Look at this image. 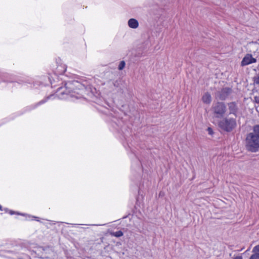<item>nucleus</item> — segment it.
I'll return each mask as SVG.
<instances>
[{
  "label": "nucleus",
  "mask_w": 259,
  "mask_h": 259,
  "mask_svg": "<svg viewBox=\"0 0 259 259\" xmlns=\"http://www.w3.org/2000/svg\"><path fill=\"white\" fill-rule=\"evenodd\" d=\"M72 83L68 82L65 84L64 88L61 87L58 89L57 93L59 98L61 99L69 100L72 98H77L75 94V92L71 90Z\"/></svg>",
  "instance_id": "nucleus-1"
},
{
  "label": "nucleus",
  "mask_w": 259,
  "mask_h": 259,
  "mask_svg": "<svg viewBox=\"0 0 259 259\" xmlns=\"http://www.w3.org/2000/svg\"><path fill=\"white\" fill-rule=\"evenodd\" d=\"M245 146L246 149L251 152H255L259 149V139L252 134H247L245 140Z\"/></svg>",
  "instance_id": "nucleus-2"
},
{
  "label": "nucleus",
  "mask_w": 259,
  "mask_h": 259,
  "mask_svg": "<svg viewBox=\"0 0 259 259\" xmlns=\"http://www.w3.org/2000/svg\"><path fill=\"white\" fill-rule=\"evenodd\" d=\"M218 125L222 130L230 132L236 126L237 123L235 118L225 117L219 121Z\"/></svg>",
  "instance_id": "nucleus-3"
},
{
  "label": "nucleus",
  "mask_w": 259,
  "mask_h": 259,
  "mask_svg": "<svg viewBox=\"0 0 259 259\" xmlns=\"http://www.w3.org/2000/svg\"><path fill=\"white\" fill-rule=\"evenodd\" d=\"M212 109L217 118L223 117L227 110L225 103L219 102L213 104Z\"/></svg>",
  "instance_id": "nucleus-4"
},
{
  "label": "nucleus",
  "mask_w": 259,
  "mask_h": 259,
  "mask_svg": "<svg viewBox=\"0 0 259 259\" xmlns=\"http://www.w3.org/2000/svg\"><path fill=\"white\" fill-rule=\"evenodd\" d=\"M256 59L252 57L251 54H247L243 58L241 65L242 66H246L251 63H255Z\"/></svg>",
  "instance_id": "nucleus-5"
},
{
  "label": "nucleus",
  "mask_w": 259,
  "mask_h": 259,
  "mask_svg": "<svg viewBox=\"0 0 259 259\" xmlns=\"http://www.w3.org/2000/svg\"><path fill=\"white\" fill-rule=\"evenodd\" d=\"M232 90L229 88H225L222 89L219 93L218 97L221 100H225L231 93Z\"/></svg>",
  "instance_id": "nucleus-6"
},
{
  "label": "nucleus",
  "mask_w": 259,
  "mask_h": 259,
  "mask_svg": "<svg viewBox=\"0 0 259 259\" xmlns=\"http://www.w3.org/2000/svg\"><path fill=\"white\" fill-rule=\"evenodd\" d=\"M228 106L229 110V114L236 116L238 109L236 103L234 102H230L228 104Z\"/></svg>",
  "instance_id": "nucleus-7"
},
{
  "label": "nucleus",
  "mask_w": 259,
  "mask_h": 259,
  "mask_svg": "<svg viewBox=\"0 0 259 259\" xmlns=\"http://www.w3.org/2000/svg\"><path fill=\"white\" fill-rule=\"evenodd\" d=\"M202 100L204 103L209 104L211 102V97L210 94L208 92L205 93L202 97Z\"/></svg>",
  "instance_id": "nucleus-8"
},
{
  "label": "nucleus",
  "mask_w": 259,
  "mask_h": 259,
  "mask_svg": "<svg viewBox=\"0 0 259 259\" xmlns=\"http://www.w3.org/2000/svg\"><path fill=\"white\" fill-rule=\"evenodd\" d=\"M128 25L130 28H137L139 26L138 21L134 18H131L128 21Z\"/></svg>",
  "instance_id": "nucleus-9"
},
{
  "label": "nucleus",
  "mask_w": 259,
  "mask_h": 259,
  "mask_svg": "<svg viewBox=\"0 0 259 259\" xmlns=\"http://www.w3.org/2000/svg\"><path fill=\"white\" fill-rule=\"evenodd\" d=\"M252 134L254 136L259 139V125H256L253 126V132L250 133Z\"/></svg>",
  "instance_id": "nucleus-10"
},
{
  "label": "nucleus",
  "mask_w": 259,
  "mask_h": 259,
  "mask_svg": "<svg viewBox=\"0 0 259 259\" xmlns=\"http://www.w3.org/2000/svg\"><path fill=\"white\" fill-rule=\"evenodd\" d=\"M110 234L112 236H115L116 237H119L123 236V232L121 231L113 232H111Z\"/></svg>",
  "instance_id": "nucleus-11"
},
{
  "label": "nucleus",
  "mask_w": 259,
  "mask_h": 259,
  "mask_svg": "<svg viewBox=\"0 0 259 259\" xmlns=\"http://www.w3.org/2000/svg\"><path fill=\"white\" fill-rule=\"evenodd\" d=\"M53 96H51L50 97H48L46 99H43L41 101H40V102H38L37 104H36L33 108H35V107H36L37 106H38V105H41L44 103H45V102H47V100L49 99L51 97H52Z\"/></svg>",
  "instance_id": "nucleus-12"
},
{
  "label": "nucleus",
  "mask_w": 259,
  "mask_h": 259,
  "mask_svg": "<svg viewBox=\"0 0 259 259\" xmlns=\"http://www.w3.org/2000/svg\"><path fill=\"white\" fill-rule=\"evenodd\" d=\"M125 63L124 61H120V63L118 65V69L119 70H122L124 68V67H125Z\"/></svg>",
  "instance_id": "nucleus-13"
},
{
  "label": "nucleus",
  "mask_w": 259,
  "mask_h": 259,
  "mask_svg": "<svg viewBox=\"0 0 259 259\" xmlns=\"http://www.w3.org/2000/svg\"><path fill=\"white\" fill-rule=\"evenodd\" d=\"M249 259H259V253H255L251 255Z\"/></svg>",
  "instance_id": "nucleus-14"
},
{
  "label": "nucleus",
  "mask_w": 259,
  "mask_h": 259,
  "mask_svg": "<svg viewBox=\"0 0 259 259\" xmlns=\"http://www.w3.org/2000/svg\"><path fill=\"white\" fill-rule=\"evenodd\" d=\"M253 252H259V245L255 246L252 250Z\"/></svg>",
  "instance_id": "nucleus-15"
},
{
  "label": "nucleus",
  "mask_w": 259,
  "mask_h": 259,
  "mask_svg": "<svg viewBox=\"0 0 259 259\" xmlns=\"http://www.w3.org/2000/svg\"><path fill=\"white\" fill-rule=\"evenodd\" d=\"M113 84L115 87H118L119 85L118 81L117 80L114 81L113 82Z\"/></svg>",
  "instance_id": "nucleus-16"
},
{
  "label": "nucleus",
  "mask_w": 259,
  "mask_h": 259,
  "mask_svg": "<svg viewBox=\"0 0 259 259\" xmlns=\"http://www.w3.org/2000/svg\"><path fill=\"white\" fill-rule=\"evenodd\" d=\"M207 131L208 132V134L209 135H212L213 134V131L211 128L208 127L207 128Z\"/></svg>",
  "instance_id": "nucleus-17"
},
{
  "label": "nucleus",
  "mask_w": 259,
  "mask_h": 259,
  "mask_svg": "<svg viewBox=\"0 0 259 259\" xmlns=\"http://www.w3.org/2000/svg\"><path fill=\"white\" fill-rule=\"evenodd\" d=\"M10 214H11V215H13L15 213V212L14 211H12V210H10V212H9Z\"/></svg>",
  "instance_id": "nucleus-18"
},
{
  "label": "nucleus",
  "mask_w": 259,
  "mask_h": 259,
  "mask_svg": "<svg viewBox=\"0 0 259 259\" xmlns=\"http://www.w3.org/2000/svg\"><path fill=\"white\" fill-rule=\"evenodd\" d=\"M234 259H242V258L241 256H237L235 257Z\"/></svg>",
  "instance_id": "nucleus-19"
},
{
  "label": "nucleus",
  "mask_w": 259,
  "mask_h": 259,
  "mask_svg": "<svg viewBox=\"0 0 259 259\" xmlns=\"http://www.w3.org/2000/svg\"><path fill=\"white\" fill-rule=\"evenodd\" d=\"M2 206L0 205V210H2Z\"/></svg>",
  "instance_id": "nucleus-20"
}]
</instances>
